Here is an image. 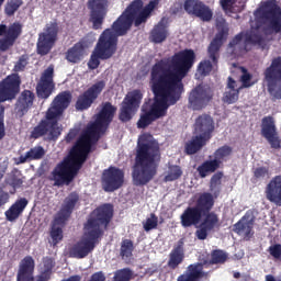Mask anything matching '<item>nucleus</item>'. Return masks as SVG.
Wrapping results in <instances>:
<instances>
[{"label": "nucleus", "mask_w": 281, "mask_h": 281, "mask_svg": "<svg viewBox=\"0 0 281 281\" xmlns=\"http://www.w3.org/2000/svg\"><path fill=\"white\" fill-rule=\"evenodd\" d=\"M195 59L193 49H184L176 53L171 59H160L151 67L150 85L155 101L149 108L148 103L143 105L138 128H147L153 122L166 117L168 108L175 106L181 100L186 91L183 78L194 67Z\"/></svg>", "instance_id": "f257e3e1"}, {"label": "nucleus", "mask_w": 281, "mask_h": 281, "mask_svg": "<svg viewBox=\"0 0 281 281\" xmlns=\"http://www.w3.org/2000/svg\"><path fill=\"white\" fill-rule=\"evenodd\" d=\"M158 5L159 0H151L145 7L143 0L132 1L116 21L113 22L111 29H105L101 33L88 61L89 69H98L100 60L113 58L115 52H117V38L126 36L128 30L133 27V23L135 27L147 23Z\"/></svg>", "instance_id": "f03ea898"}, {"label": "nucleus", "mask_w": 281, "mask_h": 281, "mask_svg": "<svg viewBox=\"0 0 281 281\" xmlns=\"http://www.w3.org/2000/svg\"><path fill=\"white\" fill-rule=\"evenodd\" d=\"M255 25L246 32H240L233 37L228 47H236L244 43L259 49H267L273 41L270 36L281 35V8L276 0H266L254 11Z\"/></svg>", "instance_id": "7ed1b4c3"}, {"label": "nucleus", "mask_w": 281, "mask_h": 281, "mask_svg": "<svg viewBox=\"0 0 281 281\" xmlns=\"http://www.w3.org/2000/svg\"><path fill=\"white\" fill-rule=\"evenodd\" d=\"M117 108L111 102H105L101 111L97 115L93 123L87 126L86 131L80 135L77 143L71 148V180L78 177L82 166L89 159V155L93 153V146L100 142V133L106 131L113 117H115Z\"/></svg>", "instance_id": "20e7f679"}, {"label": "nucleus", "mask_w": 281, "mask_h": 281, "mask_svg": "<svg viewBox=\"0 0 281 281\" xmlns=\"http://www.w3.org/2000/svg\"><path fill=\"white\" fill-rule=\"evenodd\" d=\"M161 164V147L150 134L138 137L135 148L134 165L132 167V181L136 187L148 186L159 170Z\"/></svg>", "instance_id": "39448f33"}, {"label": "nucleus", "mask_w": 281, "mask_h": 281, "mask_svg": "<svg viewBox=\"0 0 281 281\" xmlns=\"http://www.w3.org/2000/svg\"><path fill=\"white\" fill-rule=\"evenodd\" d=\"M113 221V205L105 203L94 209L83 224V236L71 249L72 258H87L104 236ZM104 227V229H102Z\"/></svg>", "instance_id": "423d86ee"}, {"label": "nucleus", "mask_w": 281, "mask_h": 281, "mask_svg": "<svg viewBox=\"0 0 281 281\" xmlns=\"http://www.w3.org/2000/svg\"><path fill=\"white\" fill-rule=\"evenodd\" d=\"M214 195L211 192H202L198 194L194 206H188L180 215V225L184 229L188 227H196L201 220L200 229H196L195 236L198 240H206L207 235L218 227V215L214 210Z\"/></svg>", "instance_id": "0eeeda50"}, {"label": "nucleus", "mask_w": 281, "mask_h": 281, "mask_svg": "<svg viewBox=\"0 0 281 281\" xmlns=\"http://www.w3.org/2000/svg\"><path fill=\"white\" fill-rule=\"evenodd\" d=\"M70 100V91L57 94L46 111L45 117L31 131L30 138L41 139V137H44L45 142H58V137L63 135V127L58 125V122L63 117L65 110L69 106Z\"/></svg>", "instance_id": "6e6552de"}, {"label": "nucleus", "mask_w": 281, "mask_h": 281, "mask_svg": "<svg viewBox=\"0 0 281 281\" xmlns=\"http://www.w3.org/2000/svg\"><path fill=\"white\" fill-rule=\"evenodd\" d=\"M43 270L34 277L36 269V261L34 257L25 256L19 263L16 272V281H49L52 280V273L56 267V260L52 257H44L42 259Z\"/></svg>", "instance_id": "1a4fd4ad"}, {"label": "nucleus", "mask_w": 281, "mask_h": 281, "mask_svg": "<svg viewBox=\"0 0 281 281\" xmlns=\"http://www.w3.org/2000/svg\"><path fill=\"white\" fill-rule=\"evenodd\" d=\"M263 76L272 102L281 100V56L271 60L270 66L265 69Z\"/></svg>", "instance_id": "9d476101"}, {"label": "nucleus", "mask_w": 281, "mask_h": 281, "mask_svg": "<svg viewBox=\"0 0 281 281\" xmlns=\"http://www.w3.org/2000/svg\"><path fill=\"white\" fill-rule=\"evenodd\" d=\"M58 32H60L58 22L53 21L45 25L44 31L38 34L36 43V54L38 56H47L52 52L58 41Z\"/></svg>", "instance_id": "9b49d317"}, {"label": "nucleus", "mask_w": 281, "mask_h": 281, "mask_svg": "<svg viewBox=\"0 0 281 281\" xmlns=\"http://www.w3.org/2000/svg\"><path fill=\"white\" fill-rule=\"evenodd\" d=\"M69 216H71V195H68L64 204L61 205L60 210L54 216L50 226V238L53 240V245L56 246L57 244L63 240V226L67 225L69 221Z\"/></svg>", "instance_id": "f8f14e48"}, {"label": "nucleus", "mask_w": 281, "mask_h": 281, "mask_svg": "<svg viewBox=\"0 0 281 281\" xmlns=\"http://www.w3.org/2000/svg\"><path fill=\"white\" fill-rule=\"evenodd\" d=\"M48 179L54 181L56 188L71 183V147H68L67 156L55 166Z\"/></svg>", "instance_id": "ddd939ff"}, {"label": "nucleus", "mask_w": 281, "mask_h": 281, "mask_svg": "<svg viewBox=\"0 0 281 281\" xmlns=\"http://www.w3.org/2000/svg\"><path fill=\"white\" fill-rule=\"evenodd\" d=\"M144 94L142 93V90H133L128 92L121 103L119 120L121 122H131L133 115L139 110V104H142Z\"/></svg>", "instance_id": "4468645a"}, {"label": "nucleus", "mask_w": 281, "mask_h": 281, "mask_svg": "<svg viewBox=\"0 0 281 281\" xmlns=\"http://www.w3.org/2000/svg\"><path fill=\"white\" fill-rule=\"evenodd\" d=\"M21 93V76L11 74L0 81V104L13 102Z\"/></svg>", "instance_id": "2eb2a0df"}, {"label": "nucleus", "mask_w": 281, "mask_h": 281, "mask_svg": "<svg viewBox=\"0 0 281 281\" xmlns=\"http://www.w3.org/2000/svg\"><path fill=\"white\" fill-rule=\"evenodd\" d=\"M23 34V24L13 22L9 26L0 24V52H8L14 47V44Z\"/></svg>", "instance_id": "dca6fc26"}, {"label": "nucleus", "mask_w": 281, "mask_h": 281, "mask_svg": "<svg viewBox=\"0 0 281 281\" xmlns=\"http://www.w3.org/2000/svg\"><path fill=\"white\" fill-rule=\"evenodd\" d=\"M124 186V170L110 166L101 175V187L104 192H115Z\"/></svg>", "instance_id": "f3484780"}, {"label": "nucleus", "mask_w": 281, "mask_h": 281, "mask_svg": "<svg viewBox=\"0 0 281 281\" xmlns=\"http://www.w3.org/2000/svg\"><path fill=\"white\" fill-rule=\"evenodd\" d=\"M106 87V81L100 80L97 83L90 86L83 93H81L75 104L77 111H87L91 109L93 102L100 98L102 91Z\"/></svg>", "instance_id": "a211bd4d"}, {"label": "nucleus", "mask_w": 281, "mask_h": 281, "mask_svg": "<svg viewBox=\"0 0 281 281\" xmlns=\"http://www.w3.org/2000/svg\"><path fill=\"white\" fill-rule=\"evenodd\" d=\"M213 98L214 92H212V89L199 85L191 90L189 94V109H192L193 111H202V109H205V106L212 102Z\"/></svg>", "instance_id": "6ab92c4d"}, {"label": "nucleus", "mask_w": 281, "mask_h": 281, "mask_svg": "<svg viewBox=\"0 0 281 281\" xmlns=\"http://www.w3.org/2000/svg\"><path fill=\"white\" fill-rule=\"evenodd\" d=\"M90 10V23L94 30H102L106 14L109 13V0H88Z\"/></svg>", "instance_id": "aec40b11"}, {"label": "nucleus", "mask_w": 281, "mask_h": 281, "mask_svg": "<svg viewBox=\"0 0 281 281\" xmlns=\"http://www.w3.org/2000/svg\"><path fill=\"white\" fill-rule=\"evenodd\" d=\"M261 135L267 139L271 148L280 150L281 139L280 135H278V127H276V120L273 116H265L261 120Z\"/></svg>", "instance_id": "412c9836"}, {"label": "nucleus", "mask_w": 281, "mask_h": 281, "mask_svg": "<svg viewBox=\"0 0 281 281\" xmlns=\"http://www.w3.org/2000/svg\"><path fill=\"white\" fill-rule=\"evenodd\" d=\"M56 85L54 83V66H48L47 69L41 76L40 81L36 86L37 98L47 100L52 93H54Z\"/></svg>", "instance_id": "4be33fe9"}, {"label": "nucleus", "mask_w": 281, "mask_h": 281, "mask_svg": "<svg viewBox=\"0 0 281 281\" xmlns=\"http://www.w3.org/2000/svg\"><path fill=\"white\" fill-rule=\"evenodd\" d=\"M183 9L187 14L196 16L204 22L212 21V16H214L212 9H210V7H207V4L203 3L201 0H186L183 3Z\"/></svg>", "instance_id": "5701e85b"}, {"label": "nucleus", "mask_w": 281, "mask_h": 281, "mask_svg": "<svg viewBox=\"0 0 281 281\" xmlns=\"http://www.w3.org/2000/svg\"><path fill=\"white\" fill-rule=\"evenodd\" d=\"M229 36V29L223 27L220 30L215 37L211 41L207 47V56L212 60L213 65H218V58H221V48L227 37Z\"/></svg>", "instance_id": "b1692460"}, {"label": "nucleus", "mask_w": 281, "mask_h": 281, "mask_svg": "<svg viewBox=\"0 0 281 281\" xmlns=\"http://www.w3.org/2000/svg\"><path fill=\"white\" fill-rule=\"evenodd\" d=\"M194 131L196 135L210 142L212 139V133H214V119L209 114L198 116Z\"/></svg>", "instance_id": "393cba45"}, {"label": "nucleus", "mask_w": 281, "mask_h": 281, "mask_svg": "<svg viewBox=\"0 0 281 281\" xmlns=\"http://www.w3.org/2000/svg\"><path fill=\"white\" fill-rule=\"evenodd\" d=\"M36 95L32 92V90H23L15 103L16 114L19 117H23L27 111L34 106V100Z\"/></svg>", "instance_id": "a878e982"}, {"label": "nucleus", "mask_w": 281, "mask_h": 281, "mask_svg": "<svg viewBox=\"0 0 281 281\" xmlns=\"http://www.w3.org/2000/svg\"><path fill=\"white\" fill-rule=\"evenodd\" d=\"M241 89L238 86V82L234 78L228 77L225 90L223 92L222 102L224 104H236L240 98Z\"/></svg>", "instance_id": "bb28decb"}, {"label": "nucleus", "mask_w": 281, "mask_h": 281, "mask_svg": "<svg viewBox=\"0 0 281 281\" xmlns=\"http://www.w3.org/2000/svg\"><path fill=\"white\" fill-rule=\"evenodd\" d=\"M186 260V248L183 239L178 240L177 245L172 248L169 254V260L167 266L175 271V269H179V265H183Z\"/></svg>", "instance_id": "cd10ccee"}, {"label": "nucleus", "mask_w": 281, "mask_h": 281, "mask_svg": "<svg viewBox=\"0 0 281 281\" xmlns=\"http://www.w3.org/2000/svg\"><path fill=\"white\" fill-rule=\"evenodd\" d=\"M266 196L270 203L281 206V175L270 180L266 188Z\"/></svg>", "instance_id": "c85d7f7f"}, {"label": "nucleus", "mask_w": 281, "mask_h": 281, "mask_svg": "<svg viewBox=\"0 0 281 281\" xmlns=\"http://www.w3.org/2000/svg\"><path fill=\"white\" fill-rule=\"evenodd\" d=\"M247 215H244L236 224L233 226V232L238 236H244L245 240L254 238V218L247 220Z\"/></svg>", "instance_id": "c756f323"}, {"label": "nucleus", "mask_w": 281, "mask_h": 281, "mask_svg": "<svg viewBox=\"0 0 281 281\" xmlns=\"http://www.w3.org/2000/svg\"><path fill=\"white\" fill-rule=\"evenodd\" d=\"M202 278H205L203 263L195 262L189 265L187 270L178 277L177 281H200Z\"/></svg>", "instance_id": "7c9ffc66"}, {"label": "nucleus", "mask_w": 281, "mask_h": 281, "mask_svg": "<svg viewBox=\"0 0 281 281\" xmlns=\"http://www.w3.org/2000/svg\"><path fill=\"white\" fill-rule=\"evenodd\" d=\"M207 138L196 134L191 137L184 145L186 155H196L203 147L207 146Z\"/></svg>", "instance_id": "2f4dec72"}, {"label": "nucleus", "mask_w": 281, "mask_h": 281, "mask_svg": "<svg viewBox=\"0 0 281 281\" xmlns=\"http://www.w3.org/2000/svg\"><path fill=\"white\" fill-rule=\"evenodd\" d=\"M166 38H168V26L164 20H160L150 31L149 41L150 43L159 45V43H164Z\"/></svg>", "instance_id": "473e14b6"}, {"label": "nucleus", "mask_w": 281, "mask_h": 281, "mask_svg": "<svg viewBox=\"0 0 281 281\" xmlns=\"http://www.w3.org/2000/svg\"><path fill=\"white\" fill-rule=\"evenodd\" d=\"M27 207V199L22 198L18 200L13 205L10 206L8 211H5L7 221L10 223L16 221L21 214H23V210Z\"/></svg>", "instance_id": "72a5a7b5"}, {"label": "nucleus", "mask_w": 281, "mask_h": 281, "mask_svg": "<svg viewBox=\"0 0 281 281\" xmlns=\"http://www.w3.org/2000/svg\"><path fill=\"white\" fill-rule=\"evenodd\" d=\"M218 168H221V166L218 165V161L215 159H212V160H205L204 162H202L196 168V171L201 179H205V177H209V175H212L215 171H217Z\"/></svg>", "instance_id": "f704fd0d"}, {"label": "nucleus", "mask_w": 281, "mask_h": 281, "mask_svg": "<svg viewBox=\"0 0 281 281\" xmlns=\"http://www.w3.org/2000/svg\"><path fill=\"white\" fill-rule=\"evenodd\" d=\"M223 180V171H217L211 177L210 180V191L213 192V199H218L221 195V183Z\"/></svg>", "instance_id": "c9c22d12"}, {"label": "nucleus", "mask_w": 281, "mask_h": 281, "mask_svg": "<svg viewBox=\"0 0 281 281\" xmlns=\"http://www.w3.org/2000/svg\"><path fill=\"white\" fill-rule=\"evenodd\" d=\"M233 148L229 145H224L214 151V160L218 166L224 161H227L228 157H232Z\"/></svg>", "instance_id": "e433bc0d"}, {"label": "nucleus", "mask_w": 281, "mask_h": 281, "mask_svg": "<svg viewBox=\"0 0 281 281\" xmlns=\"http://www.w3.org/2000/svg\"><path fill=\"white\" fill-rule=\"evenodd\" d=\"M133 251H135V246L133 240L123 239L121 243L120 256L122 260H128V258L133 257Z\"/></svg>", "instance_id": "4c0bfd02"}, {"label": "nucleus", "mask_w": 281, "mask_h": 281, "mask_svg": "<svg viewBox=\"0 0 281 281\" xmlns=\"http://www.w3.org/2000/svg\"><path fill=\"white\" fill-rule=\"evenodd\" d=\"M85 49H87L85 42L75 44L71 48V63H80V59L85 57Z\"/></svg>", "instance_id": "58836bf2"}, {"label": "nucleus", "mask_w": 281, "mask_h": 281, "mask_svg": "<svg viewBox=\"0 0 281 281\" xmlns=\"http://www.w3.org/2000/svg\"><path fill=\"white\" fill-rule=\"evenodd\" d=\"M23 5V0H8L4 5V14L8 16H14L19 9Z\"/></svg>", "instance_id": "ea45409f"}, {"label": "nucleus", "mask_w": 281, "mask_h": 281, "mask_svg": "<svg viewBox=\"0 0 281 281\" xmlns=\"http://www.w3.org/2000/svg\"><path fill=\"white\" fill-rule=\"evenodd\" d=\"M26 157H29V161H38L45 157V148L43 146H35L26 151Z\"/></svg>", "instance_id": "a19ab883"}, {"label": "nucleus", "mask_w": 281, "mask_h": 281, "mask_svg": "<svg viewBox=\"0 0 281 281\" xmlns=\"http://www.w3.org/2000/svg\"><path fill=\"white\" fill-rule=\"evenodd\" d=\"M183 176V170L179 165L169 166L168 175L165 176V181H177V179H181Z\"/></svg>", "instance_id": "79ce46f5"}, {"label": "nucleus", "mask_w": 281, "mask_h": 281, "mask_svg": "<svg viewBox=\"0 0 281 281\" xmlns=\"http://www.w3.org/2000/svg\"><path fill=\"white\" fill-rule=\"evenodd\" d=\"M227 262V255L221 249H215L211 252L210 265H225Z\"/></svg>", "instance_id": "37998d69"}, {"label": "nucleus", "mask_w": 281, "mask_h": 281, "mask_svg": "<svg viewBox=\"0 0 281 281\" xmlns=\"http://www.w3.org/2000/svg\"><path fill=\"white\" fill-rule=\"evenodd\" d=\"M159 225V217L155 213L150 214V217H148L144 223H143V228L145 232H151V229H157Z\"/></svg>", "instance_id": "c03bdc74"}, {"label": "nucleus", "mask_w": 281, "mask_h": 281, "mask_svg": "<svg viewBox=\"0 0 281 281\" xmlns=\"http://www.w3.org/2000/svg\"><path fill=\"white\" fill-rule=\"evenodd\" d=\"M251 78H254V76H251V74H249V71H247L246 68H243V75L240 77V82L241 86H238L239 89H249V87H254V82H251Z\"/></svg>", "instance_id": "a18cd8bd"}, {"label": "nucleus", "mask_w": 281, "mask_h": 281, "mask_svg": "<svg viewBox=\"0 0 281 281\" xmlns=\"http://www.w3.org/2000/svg\"><path fill=\"white\" fill-rule=\"evenodd\" d=\"M30 63V56L27 55H22L19 57V60L15 63L13 71L19 74V71H25V67H27Z\"/></svg>", "instance_id": "49530a36"}, {"label": "nucleus", "mask_w": 281, "mask_h": 281, "mask_svg": "<svg viewBox=\"0 0 281 281\" xmlns=\"http://www.w3.org/2000/svg\"><path fill=\"white\" fill-rule=\"evenodd\" d=\"M198 71L202 76H210V74L212 72V61L210 60L201 61L199 64Z\"/></svg>", "instance_id": "de8ad7c7"}, {"label": "nucleus", "mask_w": 281, "mask_h": 281, "mask_svg": "<svg viewBox=\"0 0 281 281\" xmlns=\"http://www.w3.org/2000/svg\"><path fill=\"white\" fill-rule=\"evenodd\" d=\"M131 269H122L115 273L113 281H131Z\"/></svg>", "instance_id": "09e8293b"}, {"label": "nucleus", "mask_w": 281, "mask_h": 281, "mask_svg": "<svg viewBox=\"0 0 281 281\" xmlns=\"http://www.w3.org/2000/svg\"><path fill=\"white\" fill-rule=\"evenodd\" d=\"M268 252L274 260H281V244H273L268 248Z\"/></svg>", "instance_id": "8fccbe9b"}, {"label": "nucleus", "mask_w": 281, "mask_h": 281, "mask_svg": "<svg viewBox=\"0 0 281 281\" xmlns=\"http://www.w3.org/2000/svg\"><path fill=\"white\" fill-rule=\"evenodd\" d=\"M254 177L256 179H265V177H269V168L268 167H258L254 171Z\"/></svg>", "instance_id": "3c124183"}, {"label": "nucleus", "mask_w": 281, "mask_h": 281, "mask_svg": "<svg viewBox=\"0 0 281 281\" xmlns=\"http://www.w3.org/2000/svg\"><path fill=\"white\" fill-rule=\"evenodd\" d=\"M9 186H11V188H14V189L21 188V186H23V179L16 176H12L10 178Z\"/></svg>", "instance_id": "603ef678"}, {"label": "nucleus", "mask_w": 281, "mask_h": 281, "mask_svg": "<svg viewBox=\"0 0 281 281\" xmlns=\"http://www.w3.org/2000/svg\"><path fill=\"white\" fill-rule=\"evenodd\" d=\"M10 201V193L5 192L3 189L0 188V207H3L5 203Z\"/></svg>", "instance_id": "864d4df0"}, {"label": "nucleus", "mask_w": 281, "mask_h": 281, "mask_svg": "<svg viewBox=\"0 0 281 281\" xmlns=\"http://www.w3.org/2000/svg\"><path fill=\"white\" fill-rule=\"evenodd\" d=\"M89 281H106V277L103 271L94 272Z\"/></svg>", "instance_id": "5fc2aeb1"}, {"label": "nucleus", "mask_w": 281, "mask_h": 281, "mask_svg": "<svg viewBox=\"0 0 281 281\" xmlns=\"http://www.w3.org/2000/svg\"><path fill=\"white\" fill-rule=\"evenodd\" d=\"M223 10H229L236 3V0H220Z\"/></svg>", "instance_id": "6e6d98bb"}, {"label": "nucleus", "mask_w": 281, "mask_h": 281, "mask_svg": "<svg viewBox=\"0 0 281 281\" xmlns=\"http://www.w3.org/2000/svg\"><path fill=\"white\" fill-rule=\"evenodd\" d=\"M5 137V123L3 122V119H0V140Z\"/></svg>", "instance_id": "4d7b16f0"}, {"label": "nucleus", "mask_w": 281, "mask_h": 281, "mask_svg": "<svg viewBox=\"0 0 281 281\" xmlns=\"http://www.w3.org/2000/svg\"><path fill=\"white\" fill-rule=\"evenodd\" d=\"M76 203H78V194L72 193L71 194V210H74V207H76Z\"/></svg>", "instance_id": "13d9d810"}, {"label": "nucleus", "mask_w": 281, "mask_h": 281, "mask_svg": "<svg viewBox=\"0 0 281 281\" xmlns=\"http://www.w3.org/2000/svg\"><path fill=\"white\" fill-rule=\"evenodd\" d=\"M27 159L30 160V157H27V151H26L24 156L19 157L18 164H26Z\"/></svg>", "instance_id": "bf43d9fd"}, {"label": "nucleus", "mask_w": 281, "mask_h": 281, "mask_svg": "<svg viewBox=\"0 0 281 281\" xmlns=\"http://www.w3.org/2000/svg\"><path fill=\"white\" fill-rule=\"evenodd\" d=\"M66 59L68 60V63H71V48L67 50Z\"/></svg>", "instance_id": "052dcab7"}, {"label": "nucleus", "mask_w": 281, "mask_h": 281, "mask_svg": "<svg viewBox=\"0 0 281 281\" xmlns=\"http://www.w3.org/2000/svg\"><path fill=\"white\" fill-rule=\"evenodd\" d=\"M66 142H67L68 144L71 143V131L68 132V134H67V136H66Z\"/></svg>", "instance_id": "680f3d73"}, {"label": "nucleus", "mask_w": 281, "mask_h": 281, "mask_svg": "<svg viewBox=\"0 0 281 281\" xmlns=\"http://www.w3.org/2000/svg\"><path fill=\"white\" fill-rule=\"evenodd\" d=\"M80 280H81L80 276H72L71 277V281H80Z\"/></svg>", "instance_id": "e2e57ef3"}]
</instances>
